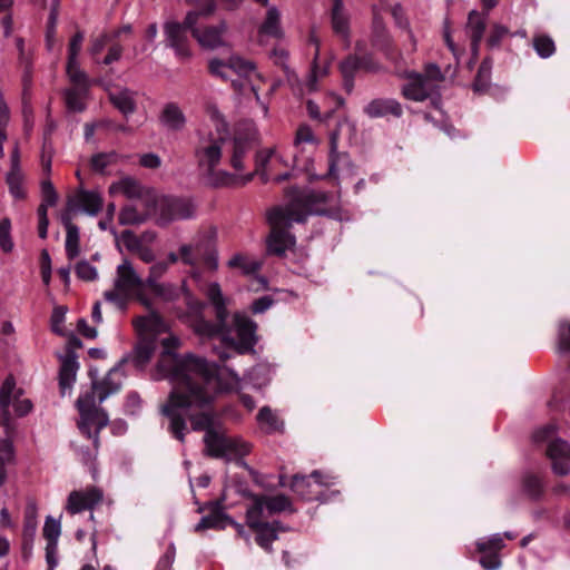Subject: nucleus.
Masks as SVG:
<instances>
[{
  "label": "nucleus",
  "mask_w": 570,
  "mask_h": 570,
  "mask_svg": "<svg viewBox=\"0 0 570 570\" xmlns=\"http://www.w3.org/2000/svg\"><path fill=\"white\" fill-rule=\"evenodd\" d=\"M283 31L279 24V12L275 7L267 10L266 18L259 27V38L263 41L264 37L279 38Z\"/></svg>",
  "instance_id": "obj_30"
},
{
  "label": "nucleus",
  "mask_w": 570,
  "mask_h": 570,
  "mask_svg": "<svg viewBox=\"0 0 570 570\" xmlns=\"http://www.w3.org/2000/svg\"><path fill=\"white\" fill-rule=\"evenodd\" d=\"M198 23V13L188 12L183 23L168 21L164 24L166 46L175 51L177 58L185 60L191 57L187 31L193 33Z\"/></svg>",
  "instance_id": "obj_12"
},
{
  "label": "nucleus",
  "mask_w": 570,
  "mask_h": 570,
  "mask_svg": "<svg viewBox=\"0 0 570 570\" xmlns=\"http://www.w3.org/2000/svg\"><path fill=\"white\" fill-rule=\"evenodd\" d=\"M558 347L561 353L570 351V323L561 322L558 328Z\"/></svg>",
  "instance_id": "obj_58"
},
{
  "label": "nucleus",
  "mask_w": 570,
  "mask_h": 570,
  "mask_svg": "<svg viewBox=\"0 0 570 570\" xmlns=\"http://www.w3.org/2000/svg\"><path fill=\"white\" fill-rule=\"evenodd\" d=\"M158 224L167 225L174 220L188 219L195 214V205L188 198L163 197L156 202Z\"/></svg>",
  "instance_id": "obj_14"
},
{
  "label": "nucleus",
  "mask_w": 570,
  "mask_h": 570,
  "mask_svg": "<svg viewBox=\"0 0 570 570\" xmlns=\"http://www.w3.org/2000/svg\"><path fill=\"white\" fill-rule=\"evenodd\" d=\"M38 528L36 511H27L24 515L23 530H22V549L26 554H30L32 551L33 541L36 538Z\"/></svg>",
  "instance_id": "obj_31"
},
{
  "label": "nucleus",
  "mask_w": 570,
  "mask_h": 570,
  "mask_svg": "<svg viewBox=\"0 0 570 570\" xmlns=\"http://www.w3.org/2000/svg\"><path fill=\"white\" fill-rule=\"evenodd\" d=\"M373 43L381 50L387 51L390 47V37L386 33L385 27L377 13H374L373 19Z\"/></svg>",
  "instance_id": "obj_41"
},
{
  "label": "nucleus",
  "mask_w": 570,
  "mask_h": 570,
  "mask_svg": "<svg viewBox=\"0 0 570 570\" xmlns=\"http://www.w3.org/2000/svg\"><path fill=\"white\" fill-rule=\"evenodd\" d=\"M89 86H75L66 90V104L72 111H83L86 109L85 99L88 94Z\"/></svg>",
  "instance_id": "obj_35"
},
{
  "label": "nucleus",
  "mask_w": 570,
  "mask_h": 570,
  "mask_svg": "<svg viewBox=\"0 0 570 570\" xmlns=\"http://www.w3.org/2000/svg\"><path fill=\"white\" fill-rule=\"evenodd\" d=\"M509 35V29L500 23H494L490 31V35L487 39V45L489 48H498L504 37Z\"/></svg>",
  "instance_id": "obj_57"
},
{
  "label": "nucleus",
  "mask_w": 570,
  "mask_h": 570,
  "mask_svg": "<svg viewBox=\"0 0 570 570\" xmlns=\"http://www.w3.org/2000/svg\"><path fill=\"white\" fill-rule=\"evenodd\" d=\"M312 479L314 480V483L320 487L333 485V484H335V480H336V478L334 475L328 474V473H323V472L316 470V471H313L309 476L294 475L291 488L296 494H298L303 499H306V500L317 499L321 501H325V499L320 497L318 492H316L312 489L313 488Z\"/></svg>",
  "instance_id": "obj_15"
},
{
  "label": "nucleus",
  "mask_w": 570,
  "mask_h": 570,
  "mask_svg": "<svg viewBox=\"0 0 570 570\" xmlns=\"http://www.w3.org/2000/svg\"><path fill=\"white\" fill-rule=\"evenodd\" d=\"M99 432L100 431H98L97 428L92 424L90 425V436L81 432V434L85 435L87 439H92L94 444L92 451L83 448L77 449V454L85 464L92 463L97 456V451L99 446Z\"/></svg>",
  "instance_id": "obj_40"
},
{
  "label": "nucleus",
  "mask_w": 570,
  "mask_h": 570,
  "mask_svg": "<svg viewBox=\"0 0 570 570\" xmlns=\"http://www.w3.org/2000/svg\"><path fill=\"white\" fill-rule=\"evenodd\" d=\"M122 158L124 156L119 155L116 151L99 153L91 157L90 164L95 171L102 174L105 173L106 168L116 165Z\"/></svg>",
  "instance_id": "obj_37"
},
{
  "label": "nucleus",
  "mask_w": 570,
  "mask_h": 570,
  "mask_svg": "<svg viewBox=\"0 0 570 570\" xmlns=\"http://www.w3.org/2000/svg\"><path fill=\"white\" fill-rule=\"evenodd\" d=\"M483 553L484 554L480 559V563L485 570H497L500 568L501 561H500L498 553H492V552H483Z\"/></svg>",
  "instance_id": "obj_64"
},
{
  "label": "nucleus",
  "mask_w": 570,
  "mask_h": 570,
  "mask_svg": "<svg viewBox=\"0 0 570 570\" xmlns=\"http://www.w3.org/2000/svg\"><path fill=\"white\" fill-rule=\"evenodd\" d=\"M43 538L47 542H58L61 534L60 520L47 517L42 530Z\"/></svg>",
  "instance_id": "obj_50"
},
{
  "label": "nucleus",
  "mask_w": 570,
  "mask_h": 570,
  "mask_svg": "<svg viewBox=\"0 0 570 570\" xmlns=\"http://www.w3.org/2000/svg\"><path fill=\"white\" fill-rule=\"evenodd\" d=\"M168 269V263L166 262H157L154 265H151L149 269V275L145 281V284H154V282H157L158 278H160Z\"/></svg>",
  "instance_id": "obj_62"
},
{
  "label": "nucleus",
  "mask_w": 570,
  "mask_h": 570,
  "mask_svg": "<svg viewBox=\"0 0 570 570\" xmlns=\"http://www.w3.org/2000/svg\"><path fill=\"white\" fill-rule=\"evenodd\" d=\"M116 243L118 246L119 243H121L131 253H136L144 245L141 239L129 229L124 230L120 235H118Z\"/></svg>",
  "instance_id": "obj_53"
},
{
  "label": "nucleus",
  "mask_w": 570,
  "mask_h": 570,
  "mask_svg": "<svg viewBox=\"0 0 570 570\" xmlns=\"http://www.w3.org/2000/svg\"><path fill=\"white\" fill-rule=\"evenodd\" d=\"M159 121L168 130L180 131L186 125V117L177 104L168 102L159 115Z\"/></svg>",
  "instance_id": "obj_24"
},
{
  "label": "nucleus",
  "mask_w": 570,
  "mask_h": 570,
  "mask_svg": "<svg viewBox=\"0 0 570 570\" xmlns=\"http://www.w3.org/2000/svg\"><path fill=\"white\" fill-rule=\"evenodd\" d=\"M346 158L345 154H340L337 151V139L336 135L331 137V149L328 156V173L327 175L331 177H337L338 164Z\"/></svg>",
  "instance_id": "obj_48"
},
{
  "label": "nucleus",
  "mask_w": 570,
  "mask_h": 570,
  "mask_svg": "<svg viewBox=\"0 0 570 570\" xmlns=\"http://www.w3.org/2000/svg\"><path fill=\"white\" fill-rule=\"evenodd\" d=\"M126 362L127 358H122L118 364L109 370L101 382H94L90 391L79 395L77 400V407L80 415V420L78 422V429L80 432L90 436L91 424L95 425L98 431H101L108 425V415L98 405L108 396L120 390L124 379L122 365Z\"/></svg>",
  "instance_id": "obj_4"
},
{
  "label": "nucleus",
  "mask_w": 570,
  "mask_h": 570,
  "mask_svg": "<svg viewBox=\"0 0 570 570\" xmlns=\"http://www.w3.org/2000/svg\"><path fill=\"white\" fill-rule=\"evenodd\" d=\"M79 364L77 356L72 352L67 353L61 358V365L59 370V386L62 396L69 394L76 382L77 371Z\"/></svg>",
  "instance_id": "obj_21"
},
{
  "label": "nucleus",
  "mask_w": 570,
  "mask_h": 570,
  "mask_svg": "<svg viewBox=\"0 0 570 570\" xmlns=\"http://www.w3.org/2000/svg\"><path fill=\"white\" fill-rule=\"evenodd\" d=\"M7 184L9 191L16 199H22L26 196V190L22 185V176L20 170L9 171L7 174Z\"/></svg>",
  "instance_id": "obj_46"
},
{
  "label": "nucleus",
  "mask_w": 570,
  "mask_h": 570,
  "mask_svg": "<svg viewBox=\"0 0 570 570\" xmlns=\"http://www.w3.org/2000/svg\"><path fill=\"white\" fill-rule=\"evenodd\" d=\"M68 206L70 209H78L89 216H97L104 207V198L96 190L79 187L73 195L68 197Z\"/></svg>",
  "instance_id": "obj_17"
},
{
  "label": "nucleus",
  "mask_w": 570,
  "mask_h": 570,
  "mask_svg": "<svg viewBox=\"0 0 570 570\" xmlns=\"http://www.w3.org/2000/svg\"><path fill=\"white\" fill-rule=\"evenodd\" d=\"M309 215L307 207L299 200H293L286 206L271 209L267 219L271 235L267 240L268 250L275 255H284L295 244V237L287 232L294 223H304Z\"/></svg>",
  "instance_id": "obj_5"
},
{
  "label": "nucleus",
  "mask_w": 570,
  "mask_h": 570,
  "mask_svg": "<svg viewBox=\"0 0 570 570\" xmlns=\"http://www.w3.org/2000/svg\"><path fill=\"white\" fill-rule=\"evenodd\" d=\"M67 75L69 80L77 86H89V79L85 71L81 70L78 59H68Z\"/></svg>",
  "instance_id": "obj_44"
},
{
  "label": "nucleus",
  "mask_w": 570,
  "mask_h": 570,
  "mask_svg": "<svg viewBox=\"0 0 570 570\" xmlns=\"http://www.w3.org/2000/svg\"><path fill=\"white\" fill-rule=\"evenodd\" d=\"M262 497L267 505L268 514L273 515L275 513H281L283 511H294L289 499L284 494Z\"/></svg>",
  "instance_id": "obj_38"
},
{
  "label": "nucleus",
  "mask_w": 570,
  "mask_h": 570,
  "mask_svg": "<svg viewBox=\"0 0 570 570\" xmlns=\"http://www.w3.org/2000/svg\"><path fill=\"white\" fill-rule=\"evenodd\" d=\"M257 423L265 433L272 434L283 430V421L269 406H263L257 414Z\"/></svg>",
  "instance_id": "obj_29"
},
{
  "label": "nucleus",
  "mask_w": 570,
  "mask_h": 570,
  "mask_svg": "<svg viewBox=\"0 0 570 570\" xmlns=\"http://www.w3.org/2000/svg\"><path fill=\"white\" fill-rule=\"evenodd\" d=\"M557 426L548 424L533 433L535 443H547V456L551 461L552 471L558 475L570 473V444L556 438Z\"/></svg>",
  "instance_id": "obj_9"
},
{
  "label": "nucleus",
  "mask_w": 570,
  "mask_h": 570,
  "mask_svg": "<svg viewBox=\"0 0 570 570\" xmlns=\"http://www.w3.org/2000/svg\"><path fill=\"white\" fill-rule=\"evenodd\" d=\"M252 529L257 532V544L267 552H272V543L278 538V531L283 530L278 521L261 524Z\"/></svg>",
  "instance_id": "obj_26"
},
{
  "label": "nucleus",
  "mask_w": 570,
  "mask_h": 570,
  "mask_svg": "<svg viewBox=\"0 0 570 570\" xmlns=\"http://www.w3.org/2000/svg\"><path fill=\"white\" fill-rule=\"evenodd\" d=\"M206 296L214 306L217 324L197 317L193 322L194 331L203 337H219L225 345L238 354L253 348L256 343V324L245 314L236 313L233 317V328H228L227 299L218 283H210Z\"/></svg>",
  "instance_id": "obj_3"
},
{
  "label": "nucleus",
  "mask_w": 570,
  "mask_h": 570,
  "mask_svg": "<svg viewBox=\"0 0 570 570\" xmlns=\"http://www.w3.org/2000/svg\"><path fill=\"white\" fill-rule=\"evenodd\" d=\"M110 195H122L126 198L139 202L145 197H155L147 188H145L137 179L132 177H124L115 181L109 187Z\"/></svg>",
  "instance_id": "obj_20"
},
{
  "label": "nucleus",
  "mask_w": 570,
  "mask_h": 570,
  "mask_svg": "<svg viewBox=\"0 0 570 570\" xmlns=\"http://www.w3.org/2000/svg\"><path fill=\"white\" fill-rule=\"evenodd\" d=\"M163 351L154 372L155 380H168L171 384L161 413L169 420V431L175 439L185 441L187 420L194 431H205L206 452L227 461L249 453V445L239 438L227 435L214 426L210 407L222 392L239 387L240 379L228 371L229 382H223L224 372L217 365L193 354L179 355L180 340L169 335L161 340Z\"/></svg>",
  "instance_id": "obj_1"
},
{
  "label": "nucleus",
  "mask_w": 570,
  "mask_h": 570,
  "mask_svg": "<svg viewBox=\"0 0 570 570\" xmlns=\"http://www.w3.org/2000/svg\"><path fill=\"white\" fill-rule=\"evenodd\" d=\"M217 232L208 228L199 233L191 244H184L179 247V255L168 254L169 263H177L179 259L191 267L204 265L209 271L218 268V253L216 249Z\"/></svg>",
  "instance_id": "obj_6"
},
{
  "label": "nucleus",
  "mask_w": 570,
  "mask_h": 570,
  "mask_svg": "<svg viewBox=\"0 0 570 570\" xmlns=\"http://www.w3.org/2000/svg\"><path fill=\"white\" fill-rule=\"evenodd\" d=\"M392 16L395 19L396 24L400 28L405 29V31H406V36H407V39H409V42H410V46H409V48L406 50L409 52H414L416 50V39H415L412 30L409 28V22L404 18L403 9H402V7L400 4H395L392 8Z\"/></svg>",
  "instance_id": "obj_43"
},
{
  "label": "nucleus",
  "mask_w": 570,
  "mask_h": 570,
  "mask_svg": "<svg viewBox=\"0 0 570 570\" xmlns=\"http://www.w3.org/2000/svg\"><path fill=\"white\" fill-rule=\"evenodd\" d=\"M227 265L230 268H238L242 271L245 275H253L257 273L261 267L262 263L261 261L243 255V254H235L227 263Z\"/></svg>",
  "instance_id": "obj_34"
},
{
  "label": "nucleus",
  "mask_w": 570,
  "mask_h": 570,
  "mask_svg": "<svg viewBox=\"0 0 570 570\" xmlns=\"http://www.w3.org/2000/svg\"><path fill=\"white\" fill-rule=\"evenodd\" d=\"M14 462V446L10 439L0 440V468L8 469Z\"/></svg>",
  "instance_id": "obj_51"
},
{
  "label": "nucleus",
  "mask_w": 570,
  "mask_h": 570,
  "mask_svg": "<svg viewBox=\"0 0 570 570\" xmlns=\"http://www.w3.org/2000/svg\"><path fill=\"white\" fill-rule=\"evenodd\" d=\"M343 76V86L347 92H351L354 87L355 72L361 69V59L358 55H351L340 65Z\"/></svg>",
  "instance_id": "obj_32"
},
{
  "label": "nucleus",
  "mask_w": 570,
  "mask_h": 570,
  "mask_svg": "<svg viewBox=\"0 0 570 570\" xmlns=\"http://www.w3.org/2000/svg\"><path fill=\"white\" fill-rule=\"evenodd\" d=\"M318 141L308 125H301L295 135L294 146L299 147L303 144L316 145Z\"/></svg>",
  "instance_id": "obj_56"
},
{
  "label": "nucleus",
  "mask_w": 570,
  "mask_h": 570,
  "mask_svg": "<svg viewBox=\"0 0 570 570\" xmlns=\"http://www.w3.org/2000/svg\"><path fill=\"white\" fill-rule=\"evenodd\" d=\"M209 72L218 78L227 80L230 78L229 60L224 61L218 58H214L208 63Z\"/></svg>",
  "instance_id": "obj_54"
},
{
  "label": "nucleus",
  "mask_w": 570,
  "mask_h": 570,
  "mask_svg": "<svg viewBox=\"0 0 570 570\" xmlns=\"http://www.w3.org/2000/svg\"><path fill=\"white\" fill-rule=\"evenodd\" d=\"M332 28L336 35L342 37L345 41V46H350V24L348 16L344 9V3L341 0H336L333 3L332 9Z\"/></svg>",
  "instance_id": "obj_25"
},
{
  "label": "nucleus",
  "mask_w": 570,
  "mask_h": 570,
  "mask_svg": "<svg viewBox=\"0 0 570 570\" xmlns=\"http://www.w3.org/2000/svg\"><path fill=\"white\" fill-rule=\"evenodd\" d=\"M112 105L125 116L136 110L135 92L129 89H120L109 94Z\"/></svg>",
  "instance_id": "obj_28"
},
{
  "label": "nucleus",
  "mask_w": 570,
  "mask_h": 570,
  "mask_svg": "<svg viewBox=\"0 0 570 570\" xmlns=\"http://www.w3.org/2000/svg\"><path fill=\"white\" fill-rule=\"evenodd\" d=\"M217 505L218 504H215L210 514L200 519V521L195 525V531H203L207 529L223 530L228 527V515L219 511Z\"/></svg>",
  "instance_id": "obj_33"
},
{
  "label": "nucleus",
  "mask_w": 570,
  "mask_h": 570,
  "mask_svg": "<svg viewBox=\"0 0 570 570\" xmlns=\"http://www.w3.org/2000/svg\"><path fill=\"white\" fill-rule=\"evenodd\" d=\"M491 68H492V63L488 59H485L481 63V66L478 70V75H476L474 85H473L475 91H482L485 89V87L488 85V80L490 78Z\"/></svg>",
  "instance_id": "obj_55"
},
{
  "label": "nucleus",
  "mask_w": 570,
  "mask_h": 570,
  "mask_svg": "<svg viewBox=\"0 0 570 570\" xmlns=\"http://www.w3.org/2000/svg\"><path fill=\"white\" fill-rule=\"evenodd\" d=\"M532 45L537 55L542 59L550 58L556 52L554 41L547 35H535Z\"/></svg>",
  "instance_id": "obj_39"
},
{
  "label": "nucleus",
  "mask_w": 570,
  "mask_h": 570,
  "mask_svg": "<svg viewBox=\"0 0 570 570\" xmlns=\"http://www.w3.org/2000/svg\"><path fill=\"white\" fill-rule=\"evenodd\" d=\"M145 281L138 275L132 264L124 259L117 266L114 279V288L106 291L104 297L112 303L118 309L125 311L130 298L136 297L146 304L144 297Z\"/></svg>",
  "instance_id": "obj_7"
},
{
  "label": "nucleus",
  "mask_w": 570,
  "mask_h": 570,
  "mask_svg": "<svg viewBox=\"0 0 570 570\" xmlns=\"http://www.w3.org/2000/svg\"><path fill=\"white\" fill-rule=\"evenodd\" d=\"M364 112L371 118L385 117L392 115L401 117L403 114L402 106L399 101L392 98H377L370 101L364 107Z\"/></svg>",
  "instance_id": "obj_22"
},
{
  "label": "nucleus",
  "mask_w": 570,
  "mask_h": 570,
  "mask_svg": "<svg viewBox=\"0 0 570 570\" xmlns=\"http://www.w3.org/2000/svg\"><path fill=\"white\" fill-rule=\"evenodd\" d=\"M176 549L174 543H170L165 551V553L160 557L157 562L155 570H171L173 563L175 561Z\"/></svg>",
  "instance_id": "obj_61"
},
{
  "label": "nucleus",
  "mask_w": 570,
  "mask_h": 570,
  "mask_svg": "<svg viewBox=\"0 0 570 570\" xmlns=\"http://www.w3.org/2000/svg\"><path fill=\"white\" fill-rule=\"evenodd\" d=\"M487 26V14H482L476 10L469 13L466 22V33L471 38V50L474 57L478 56L479 46L483 38Z\"/></svg>",
  "instance_id": "obj_23"
},
{
  "label": "nucleus",
  "mask_w": 570,
  "mask_h": 570,
  "mask_svg": "<svg viewBox=\"0 0 570 570\" xmlns=\"http://www.w3.org/2000/svg\"><path fill=\"white\" fill-rule=\"evenodd\" d=\"M76 274L83 281H94L98 276L97 268L87 261H81L76 265Z\"/></svg>",
  "instance_id": "obj_59"
},
{
  "label": "nucleus",
  "mask_w": 570,
  "mask_h": 570,
  "mask_svg": "<svg viewBox=\"0 0 570 570\" xmlns=\"http://www.w3.org/2000/svg\"><path fill=\"white\" fill-rule=\"evenodd\" d=\"M156 210V198L145 197L144 200L134 202L124 206L118 216L122 226L140 225Z\"/></svg>",
  "instance_id": "obj_16"
},
{
  "label": "nucleus",
  "mask_w": 570,
  "mask_h": 570,
  "mask_svg": "<svg viewBox=\"0 0 570 570\" xmlns=\"http://www.w3.org/2000/svg\"><path fill=\"white\" fill-rule=\"evenodd\" d=\"M402 77L407 81L402 86V95L413 101H423L436 94L438 83L443 79L440 68L428 65L424 72L405 71Z\"/></svg>",
  "instance_id": "obj_10"
},
{
  "label": "nucleus",
  "mask_w": 570,
  "mask_h": 570,
  "mask_svg": "<svg viewBox=\"0 0 570 570\" xmlns=\"http://www.w3.org/2000/svg\"><path fill=\"white\" fill-rule=\"evenodd\" d=\"M248 153V144L236 139L233 145L230 165L235 170L244 169V157Z\"/></svg>",
  "instance_id": "obj_47"
},
{
  "label": "nucleus",
  "mask_w": 570,
  "mask_h": 570,
  "mask_svg": "<svg viewBox=\"0 0 570 570\" xmlns=\"http://www.w3.org/2000/svg\"><path fill=\"white\" fill-rule=\"evenodd\" d=\"M41 195H42V202L49 205H56L58 200V194L51 183L50 179H43L41 181Z\"/></svg>",
  "instance_id": "obj_60"
},
{
  "label": "nucleus",
  "mask_w": 570,
  "mask_h": 570,
  "mask_svg": "<svg viewBox=\"0 0 570 570\" xmlns=\"http://www.w3.org/2000/svg\"><path fill=\"white\" fill-rule=\"evenodd\" d=\"M23 390L17 387L16 380L9 375L0 387V407L2 415L9 420V407L13 406L18 416H24L32 410V403L29 399L22 397Z\"/></svg>",
  "instance_id": "obj_13"
},
{
  "label": "nucleus",
  "mask_w": 570,
  "mask_h": 570,
  "mask_svg": "<svg viewBox=\"0 0 570 570\" xmlns=\"http://www.w3.org/2000/svg\"><path fill=\"white\" fill-rule=\"evenodd\" d=\"M228 60L230 67V75L235 72L240 77H248L250 73L255 71V67L250 61L244 60L238 56H230Z\"/></svg>",
  "instance_id": "obj_49"
},
{
  "label": "nucleus",
  "mask_w": 570,
  "mask_h": 570,
  "mask_svg": "<svg viewBox=\"0 0 570 570\" xmlns=\"http://www.w3.org/2000/svg\"><path fill=\"white\" fill-rule=\"evenodd\" d=\"M135 327L140 334V341L135 347L131 361L136 367L142 368L156 350V336L166 333L168 327L156 313L140 316L135 321Z\"/></svg>",
  "instance_id": "obj_8"
},
{
  "label": "nucleus",
  "mask_w": 570,
  "mask_h": 570,
  "mask_svg": "<svg viewBox=\"0 0 570 570\" xmlns=\"http://www.w3.org/2000/svg\"><path fill=\"white\" fill-rule=\"evenodd\" d=\"M256 169L254 173H249L242 177V183L246 184L254 178V175H258L263 183L271 180L275 183H282L291 178L292 173L286 170L282 174L275 175V170L279 166L287 167V163L284 157L277 151L276 147L263 148L256 153L255 157Z\"/></svg>",
  "instance_id": "obj_11"
},
{
  "label": "nucleus",
  "mask_w": 570,
  "mask_h": 570,
  "mask_svg": "<svg viewBox=\"0 0 570 570\" xmlns=\"http://www.w3.org/2000/svg\"><path fill=\"white\" fill-rule=\"evenodd\" d=\"M83 38L85 36L81 31H78L72 36L69 42L68 59H78V55L81 50Z\"/></svg>",
  "instance_id": "obj_63"
},
{
  "label": "nucleus",
  "mask_w": 570,
  "mask_h": 570,
  "mask_svg": "<svg viewBox=\"0 0 570 570\" xmlns=\"http://www.w3.org/2000/svg\"><path fill=\"white\" fill-rule=\"evenodd\" d=\"M0 247L4 253H10L13 249L11 222L7 217L2 218L0 222Z\"/></svg>",
  "instance_id": "obj_52"
},
{
  "label": "nucleus",
  "mask_w": 570,
  "mask_h": 570,
  "mask_svg": "<svg viewBox=\"0 0 570 570\" xmlns=\"http://www.w3.org/2000/svg\"><path fill=\"white\" fill-rule=\"evenodd\" d=\"M522 490L532 500H538L543 494L544 484L540 476L525 473L522 478Z\"/></svg>",
  "instance_id": "obj_36"
},
{
  "label": "nucleus",
  "mask_w": 570,
  "mask_h": 570,
  "mask_svg": "<svg viewBox=\"0 0 570 570\" xmlns=\"http://www.w3.org/2000/svg\"><path fill=\"white\" fill-rule=\"evenodd\" d=\"M227 32V26L220 22L217 26H194L193 37L196 39L198 45L205 50H215L220 47L227 46L225 35Z\"/></svg>",
  "instance_id": "obj_19"
},
{
  "label": "nucleus",
  "mask_w": 570,
  "mask_h": 570,
  "mask_svg": "<svg viewBox=\"0 0 570 570\" xmlns=\"http://www.w3.org/2000/svg\"><path fill=\"white\" fill-rule=\"evenodd\" d=\"M504 547L503 537L500 533L482 538L476 542L479 552L498 553Z\"/></svg>",
  "instance_id": "obj_45"
},
{
  "label": "nucleus",
  "mask_w": 570,
  "mask_h": 570,
  "mask_svg": "<svg viewBox=\"0 0 570 570\" xmlns=\"http://www.w3.org/2000/svg\"><path fill=\"white\" fill-rule=\"evenodd\" d=\"M104 498V493L96 487L87 488L81 491H72L69 493L66 510L70 514H77L85 510H92Z\"/></svg>",
  "instance_id": "obj_18"
},
{
  "label": "nucleus",
  "mask_w": 570,
  "mask_h": 570,
  "mask_svg": "<svg viewBox=\"0 0 570 570\" xmlns=\"http://www.w3.org/2000/svg\"><path fill=\"white\" fill-rule=\"evenodd\" d=\"M66 254L69 259H75L80 253V232L78 227L66 229Z\"/></svg>",
  "instance_id": "obj_42"
},
{
  "label": "nucleus",
  "mask_w": 570,
  "mask_h": 570,
  "mask_svg": "<svg viewBox=\"0 0 570 570\" xmlns=\"http://www.w3.org/2000/svg\"><path fill=\"white\" fill-rule=\"evenodd\" d=\"M272 517L268 514L267 505L262 495H253V502L246 510V524L249 528H257L265 524L264 519Z\"/></svg>",
  "instance_id": "obj_27"
},
{
  "label": "nucleus",
  "mask_w": 570,
  "mask_h": 570,
  "mask_svg": "<svg viewBox=\"0 0 570 570\" xmlns=\"http://www.w3.org/2000/svg\"><path fill=\"white\" fill-rule=\"evenodd\" d=\"M207 116L214 128L204 126L196 132L193 147L196 168L206 185L215 188L230 186L237 176L219 168L228 144V125L215 105L207 107Z\"/></svg>",
  "instance_id": "obj_2"
}]
</instances>
